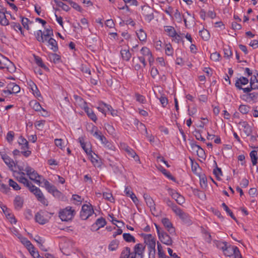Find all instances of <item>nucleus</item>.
<instances>
[{"label": "nucleus", "instance_id": "4c0bfd02", "mask_svg": "<svg viewBox=\"0 0 258 258\" xmlns=\"http://www.w3.org/2000/svg\"><path fill=\"white\" fill-rule=\"evenodd\" d=\"M119 241L117 240H113L108 245V249L110 251H115L117 249Z\"/></svg>", "mask_w": 258, "mask_h": 258}, {"label": "nucleus", "instance_id": "aec40b11", "mask_svg": "<svg viewBox=\"0 0 258 258\" xmlns=\"http://www.w3.org/2000/svg\"><path fill=\"white\" fill-rule=\"evenodd\" d=\"M119 258H135L129 247H125L121 252Z\"/></svg>", "mask_w": 258, "mask_h": 258}, {"label": "nucleus", "instance_id": "423d86ee", "mask_svg": "<svg viewBox=\"0 0 258 258\" xmlns=\"http://www.w3.org/2000/svg\"><path fill=\"white\" fill-rule=\"evenodd\" d=\"M175 214L180 218L184 224L187 225H190L192 224V221L189 215L184 212L180 208L176 210Z\"/></svg>", "mask_w": 258, "mask_h": 258}, {"label": "nucleus", "instance_id": "7ed1b4c3", "mask_svg": "<svg viewBox=\"0 0 258 258\" xmlns=\"http://www.w3.org/2000/svg\"><path fill=\"white\" fill-rule=\"evenodd\" d=\"M29 190L33 193L37 198V200L45 206L48 205V201L45 198L41 190L37 187L32 185L29 187Z\"/></svg>", "mask_w": 258, "mask_h": 258}, {"label": "nucleus", "instance_id": "1a4fd4ad", "mask_svg": "<svg viewBox=\"0 0 258 258\" xmlns=\"http://www.w3.org/2000/svg\"><path fill=\"white\" fill-rule=\"evenodd\" d=\"M161 221L163 225L170 235H175V228L168 218H164L162 219Z\"/></svg>", "mask_w": 258, "mask_h": 258}, {"label": "nucleus", "instance_id": "c85d7f7f", "mask_svg": "<svg viewBox=\"0 0 258 258\" xmlns=\"http://www.w3.org/2000/svg\"><path fill=\"white\" fill-rule=\"evenodd\" d=\"M34 58H35V61L36 63L40 67L42 68V69H44L45 70L48 71L49 69L45 65V64L43 62L42 59L41 57L34 55Z\"/></svg>", "mask_w": 258, "mask_h": 258}, {"label": "nucleus", "instance_id": "393cba45", "mask_svg": "<svg viewBox=\"0 0 258 258\" xmlns=\"http://www.w3.org/2000/svg\"><path fill=\"white\" fill-rule=\"evenodd\" d=\"M18 143L22 145L21 149L23 150L29 149L28 142L22 136H20L18 140Z\"/></svg>", "mask_w": 258, "mask_h": 258}, {"label": "nucleus", "instance_id": "49530a36", "mask_svg": "<svg viewBox=\"0 0 258 258\" xmlns=\"http://www.w3.org/2000/svg\"><path fill=\"white\" fill-rule=\"evenodd\" d=\"M21 19V23L22 25L23 26L24 28H26L27 30H29V27L28 25V23L30 22V23H32V22L30 21L29 19H28L27 18L21 16L20 17Z\"/></svg>", "mask_w": 258, "mask_h": 258}, {"label": "nucleus", "instance_id": "20e7f679", "mask_svg": "<svg viewBox=\"0 0 258 258\" xmlns=\"http://www.w3.org/2000/svg\"><path fill=\"white\" fill-rule=\"evenodd\" d=\"M25 171L31 180L40 185L41 183L40 179L42 176L39 175L33 168L30 166H27L25 169Z\"/></svg>", "mask_w": 258, "mask_h": 258}, {"label": "nucleus", "instance_id": "13d9d810", "mask_svg": "<svg viewBox=\"0 0 258 258\" xmlns=\"http://www.w3.org/2000/svg\"><path fill=\"white\" fill-rule=\"evenodd\" d=\"M43 33L41 30H38L36 34V38L40 42H43Z\"/></svg>", "mask_w": 258, "mask_h": 258}, {"label": "nucleus", "instance_id": "5701e85b", "mask_svg": "<svg viewBox=\"0 0 258 258\" xmlns=\"http://www.w3.org/2000/svg\"><path fill=\"white\" fill-rule=\"evenodd\" d=\"M163 202L165 203L167 206L170 207L174 213L175 212L176 210L179 208L178 207L176 206V205L174 202L171 201L168 198H164Z\"/></svg>", "mask_w": 258, "mask_h": 258}, {"label": "nucleus", "instance_id": "680f3d73", "mask_svg": "<svg viewBox=\"0 0 258 258\" xmlns=\"http://www.w3.org/2000/svg\"><path fill=\"white\" fill-rule=\"evenodd\" d=\"M136 100L140 103H145L146 100L144 96L138 93L136 94Z\"/></svg>", "mask_w": 258, "mask_h": 258}, {"label": "nucleus", "instance_id": "4468645a", "mask_svg": "<svg viewBox=\"0 0 258 258\" xmlns=\"http://www.w3.org/2000/svg\"><path fill=\"white\" fill-rule=\"evenodd\" d=\"M143 197L146 201L147 205L150 208L151 211H155V204L153 199L147 194H144Z\"/></svg>", "mask_w": 258, "mask_h": 258}, {"label": "nucleus", "instance_id": "603ef678", "mask_svg": "<svg viewBox=\"0 0 258 258\" xmlns=\"http://www.w3.org/2000/svg\"><path fill=\"white\" fill-rule=\"evenodd\" d=\"M215 243L216 245V246L222 250V251L224 250V249L225 248L226 245L228 244V243L226 242H223L221 241H215Z\"/></svg>", "mask_w": 258, "mask_h": 258}, {"label": "nucleus", "instance_id": "69168bd1", "mask_svg": "<svg viewBox=\"0 0 258 258\" xmlns=\"http://www.w3.org/2000/svg\"><path fill=\"white\" fill-rule=\"evenodd\" d=\"M149 249V258H155L156 249L155 247L150 248Z\"/></svg>", "mask_w": 258, "mask_h": 258}, {"label": "nucleus", "instance_id": "a878e982", "mask_svg": "<svg viewBox=\"0 0 258 258\" xmlns=\"http://www.w3.org/2000/svg\"><path fill=\"white\" fill-rule=\"evenodd\" d=\"M30 105L32 106V108L34 109L36 111H40L41 110L43 111L44 112H46V114L47 112L46 111L43 109L40 103L36 101H32L30 102Z\"/></svg>", "mask_w": 258, "mask_h": 258}, {"label": "nucleus", "instance_id": "09e8293b", "mask_svg": "<svg viewBox=\"0 0 258 258\" xmlns=\"http://www.w3.org/2000/svg\"><path fill=\"white\" fill-rule=\"evenodd\" d=\"M137 35L140 41H145L147 38L146 33L141 29L139 32H137Z\"/></svg>", "mask_w": 258, "mask_h": 258}, {"label": "nucleus", "instance_id": "ddd939ff", "mask_svg": "<svg viewBox=\"0 0 258 258\" xmlns=\"http://www.w3.org/2000/svg\"><path fill=\"white\" fill-rule=\"evenodd\" d=\"M145 245H144L142 243H138L136 244L134 247V251L132 254L135 258H136L137 255H141L142 253H144L145 251Z\"/></svg>", "mask_w": 258, "mask_h": 258}, {"label": "nucleus", "instance_id": "f03ea898", "mask_svg": "<svg viewBox=\"0 0 258 258\" xmlns=\"http://www.w3.org/2000/svg\"><path fill=\"white\" fill-rule=\"evenodd\" d=\"M75 213V211L73 210L71 207L68 206L60 210L59 217L62 221H68L73 219Z\"/></svg>", "mask_w": 258, "mask_h": 258}, {"label": "nucleus", "instance_id": "6ab92c4d", "mask_svg": "<svg viewBox=\"0 0 258 258\" xmlns=\"http://www.w3.org/2000/svg\"><path fill=\"white\" fill-rule=\"evenodd\" d=\"M2 158L5 163L8 166L9 168L12 171H13V167L15 166V164L13 160H12L9 156L7 154L2 155Z\"/></svg>", "mask_w": 258, "mask_h": 258}, {"label": "nucleus", "instance_id": "8fccbe9b", "mask_svg": "<svg viewBox=\"0 0 258 258\" xmlns=\"http://www.w3.org/2000/svg\"><path fill=\"white\" fill-rule=\"evenodd\" d=\"M11 27L13 28L15 30L17 31V29L20 31L21 33L23 35V31H22V27L21 26L20 24L19 23H16V22H11L10 23Z\"/></svg>", "mask_w": 258, "mask_h": 258}, {"label": "nucleus", "instance_id": "a18cd8bd", "mask_svg": "<svg viewBox=\"0 0 258 258\" xmlns=\"http://www.w3.org/2000/svg\"><path fill=\"white\" fill-rule=\"evenodd\" d=\"M165 51L166 55L172 56L173 54V49L170 44H166L165 47Z\"/></svg>", "mask_w": 258, "mask_h": 258}, {"label": "nucleus", "instance_id": "2f4dec72", "mask_svg": "<svg viewBox=\"0 0 258 258\" xmlns=\"http://www.w3.org/2000/svg\"><path fill=\"white\" fill-rule=\"evenodd\" d=\"M106 224L105 219L102 217L99 218L96 221V222L92 226L96 225L97 227V229L104 227Z\"/></svg>", "mask_w": 258, "mask_h": 258}, {"label": "nucleus", "instance_id": "0e129e2a", "mask_svg": "<svg viewBox=\"0 0 258 258\" xmlns=\"http://www.w3.org/2000/svg\"><path fill=\"white\" fill-rule=\"evenodd\" d=\"M18 237L21 240V242L25 246L28 245L30 242L27 239V238L23 237L21 234H18Z\"/></svg>", "mask_w": 258, "mask_h": 258}, {"label": "nucleus", "instance_id": "9d476101", "mask_svg": "<svg viewBox=\"0 0 258 258\" xmlns=\"http://www.w3.org/2000/svg\"><path fill=\"white\" fill-rule=\"evenodd\" d=\"M142 10L143 11V15L145 17L146 21L149 22L154 19L153 10L150 7H143Z\"/></svg>", "mask_w": 258, "mask_h": 258}, {"label": "nucleus", "instance_id": "b1692460", "mask_svg": "<svg viewBox=\"0 0 258 258\" xmlns=\"http://www.w3.org/2000/svg\"><path fill=\"white\" fill-rule=\"evenodd\" d=\"M14 205L17 210L21 209L23 205V199L19 196H16L14 200Z\"/></svg>", "mask_w": 258, "mask_h": 258}, {"label": "nucleus", "instance_id": "6e6d98bb", "mask_svg": "<svg viewBox=\"0 0 258 258\" xmlns=\"http://www.w3.org/2000/svg\"><path fill=\"white\" fill-rule=\"evenodd\" d=\"M224 57L227 58H229L230 56L232 55V51L230 48V47H225L224 48Z\"/></svg>", "mask_w": 258, "mask_h": 258}, {"label": "nucleus", "instance_id": "f257e3e1", "mask_svg": "<svg viewBox=\"0 0 258 258\" xmlns=\"http://www.w3.org/2000/svg\"><path fill=\"white\" fill-rule=\"evenodd\" d=\"M223 252L225 256L230 258H242L238 248L236 246L227 244Z\"/></svg>", "mask_w": 258, "mask_h": 258}, {"label": "nucleus", "instance_id": "e2e57ef3", "mask_svg": "<svg viewBox=\"0 0 258 258\" xmlns=\"http://www.w3.org/2000/svg\"><path fill=\"white\" fill-rule=\"evenodd\" d=\"M103 197L105 199L110 202H112V200H114L112 194L109 192H104L103 194Z\"/></svg>", "mask_w": 258, "mask_h": 258}, {"label": "nucleus", "instance_id": "37998d69", "mask_svg": "<svg viewBox=\"0 0 258 258\" xmlns=\"http://www.w3.org/2000/svg\"><path fill=\"white\" fill-rule=\"evenodd\" d=\"M0 24L3 26H7L9 24L8 20L6 18L5 14L0 11Z\"/></svg>", "mask_w": 258, "mask_h": 258}, {"label": "nucleus", "instance_id": "2eb2a0df", "mask_svg": "<svg viewBox=\"0 0 258 258\" xmlns=\"http://www.w3.org/2000/svg\"><path fill=\"white\" fill-rule=\"evenodd\" d=\"M131 187L129 186H126L125 187L124 189V193L125 195L127 197H129L131 198V199L132 200L133 202L136 204L138 205L139 201L135 194L131 190Z\"/></svg>", "mask_w": 258, "mask_h": 258}, {"label": "nucleus", "instance_id": "473e14b6", "mask_svg": "<svg viewBox=\"0 0 258 258\" xmlns=\"http://www.w3.org/2000/svg\"><path fill=\"white\" fill-rule=\"evenodd\" d=\"M125 151L131 157L134 158L135 160L139 159V157L137 155L135 151L128 146H127L125 148Z\"/></svg>", "mask_w": 258, "mask_h": 258}, {"label": "nucleus", "instance_id": "5fc2aeb1", "mask_svg": "<svg viewBox=\"0 0 258 258\" xmlns=\"http://www.w3.org/2000/svg\"><path fill=\"white\" fill-rule=\"evenodd\" d=\"M197 140H200V141H201L203 142H205L206 140L205 139V138H204L202 135H201V132L199 130H196L195 131V134H194Z\"/></svg>", "mask_w": 258, "mask_h": 258}, {"label": "nucleus", "instance_id": "6e6552de", "mask_svg": "<svg viewBox=\"0 0 258 258\" xmlns=\"http://www.w3.org/2000/svg\"><path fill=\"white\" fill-rule=\"evenodd\" d=\"M140 52L142 54L141 56H143L144 58H147L149 61L150 65L151 66L154 61V59L150 50L148 47L145 46L142 47Z\"/></svg>", "mask_w": 258, "mask_h": 258}, {"label": "nucleus", "instance_id": "864d4df0", "mask_svg": "<svg viewBox=\"0 0 258 258\" xmlns=\"http://www.w3.org/2000/svg\"><path fill=\"white\" fill-rule=\"evenodd\" d=\"M9 185L11 187H12L14 190H18L21 189L20 186L18 185V184L14 181L13 179H9Z\"/></svg>", "mask_w": 258, "mask_h": 258}, {"label": "nucleus", "instance_id": "052dcab7", "mask_svg": "<svg viewBox=\"0 0 258 258\" xmlns=\"http://www.w3.org/2000/svg\"><path fill=\"white\" fill-rule=\"evenodd\" d=\"M14 138V133L13 131H9L7 135V140L9 143L12 142Z\"/></svg>", "mask_w": 258, "mask_h": 258}, {"label": "nucleus", "instance_id": "4be33fe9", "mask_svg": "<svg viewBox=\"0 0 258 258\" xmlns=\"http://www.w3.org/2000/svg\"><path fill=\"white\" fill-rule=\"evenodd\" d=\"M84 110L87 113L88 116L93 121L96 122L97 120V117L92 109L90 108L89 107L86 106L84 107Z\"/></svg>", "mask_w": 258, "mask_h": 258}, {"label": "nucleus", "instance_id": "bb28decb", "mask_svg": "<svg viewBox=\"0 0 258 258\" xmlns=\"http://www.w3.org/2000/svg\"><path fill=\"white\" fill-rule=\"evenodd\" d=\"M120 54L122 59L125 61H129L132 54L128 49H121L120 50Z\"/></svg>", "mask_w": 258, "mask_h": 258}, {"label": "nucleus", "instance_id": "f704fd0d", "mask_svg": "<svg viewBox=\"0 0 258 258\" xmlns=\"http://www.w3.org/2000/svg\"><path fill=\"white\" fill-rule=\"evenodd\" d=\"M49 57L50 61L54 63H57L60 61V56L56 53H50L49 54Z\"/></svg>", "mask_w": 258, "mask_h": 258}, {"label": "nucleus", "instance_id": "dca6fc26", "mask_svg": "<svg viewBox=\"0 0 258 258\" xmlns=\"http://www.w3.org/2000/svg\"><path fill=\"white\" fill-rule=\"evenodd\" d=\"M79 142L82 149L87 155H90L92 152L91 149V145L89 143H85L83 138H79Z\"/></svg>", "mask_w": 258, "mask_h": 258}, {"label": "nucleus", "instance_id": "774afa93", "mask_svg": "<svg viewBox=\"0 0 258 258\" xmlns=\"http://www.w3.org/2000/svg\"><path fill=\"white\" fill-rule=\"evenodd\" d=\"M160 101L163 107H165L168 104V99L166 97L161 96L160 98Z\"/></svg>", "mask_w": 258, "mask_h": 258}, {"label": "nucleus", "instance_id": "e433bc0d", "mask_svg": "<svg viewBox=\"0 0 258 258\" xmlns=\"http://www.w3.org/2000/svg\"><path fill=\"white\" fill-rule=\"evenodd\" d=\"M199 33L202 39L205 41L208 40L210 38V33L206 29H204L203 30L200 31Z\"/></svg>", "mask_w": 258, "mask_h": 258}, {"label": "nucleus", "instance_id": "412c9836", "mask_svg": "<svg viewBox=\"0 0 258 258\" xmlns=\"http://www.w3.org/2000/svg\"><path fill=\"white\" fill-rule=\"evenodd\" d=\"M243 97L245 98V100L247 102H255L258 98V93H249L246 95H243Z\"/></svg>", "mask_w": 258, "mask_h": 258}, {"label": "nucleus", "instance_id": "9b49d317", "mask_svg": "<svg viewBox=\"0 0 258 258\" xmlns=\"http://www.w3.org/2000/svg\"><path fill=\"white\" fill-rule=\"evenodd\" d=\"M144 242L148 245V248L155 247L156 239L151 234H145L144 237Z\"/></svg>", "mask_w": 258, "mask_h": 258}, {"label": "nucleus", "instance_id": "a19ab883", "mask_svg": "<svg viewBox=\"0 0 258 258\" xmlns=\"http://www.w3.org/2000/svg\"><path fill=\"white\" fill-rule=\"evenodd\" d=\"M214 163L216 165V168L213 170V173L217 179L219 180L220 179V176L222 175V172L221 169L217 166V163L215 161H214Z\"/></svg>", "mask_w": 258, "mask_h": 258}, {"label": "nucleus", "instance_id": "0eeeda50", "mask_svg": "<svg viewBox=\"0 0 258 258\" xmlns=\"http://www.w3.org/2000/svg\"><path fill=\"white\" fill-rule=\"evenodd\" d=\"M48 212L41 210L37 212L35 216V220L41 225H44L48 222V219L46 218Z\"/></svg>", "mask_w": 258, "mask_h": 258}, {"label": "nucleus", "instance_id": "39448f33", "mask_svg": "<svg viewBox=\"0 0 258 258\" xmlns=\"http://www.w3.org/2000/svg\"><path fill=\"white\" fill-rule=\"evenodd\" d=\"M94 212L93 207L91 204L89 205L85 204L82 207L80 212V218L82 220H85L91 216Z\"/></svg>", "mask_w": 258, "mask_h": 258}, {"label": "nucleus", "instance_id": "c756f323", "mask_svg": "<svg viewBox=\"0 0 258 258\" xmlns=\"http://www.w3.org/2000/svg\"><path fill=\"white\" fill-rule=\"evenodd\" d=\"M242 127L243 128V132L245 135L249 136L252 132V130L249 124L246 121L242 123Z\"/></svg>", "mask_w": 258, "mask_h": 258}, {"label": "nucleus", "instance_id": "3c124183", "mask_svg": "<svg viewBox=\"0 0 258 258\" xmlns=\"http://www.w3.org/2000/svg\"><path fill=\"white\" fill-rule=\"evenodd\" d=\"M250 109V107L246 105H240L239 107V111L243 114H247Z\"/></svg>", "mask_w": 258, "mask_h": 258}, {"label": "nucleus", "instance_id": "c9c22d12", "mask_svg": "<svg viewBox=\"0 0 258 258\" xmlns=\"http://www.w3.org/2000/svg\"><path fill=\"white\" fill-rule=\"evenodd\" d=\"M48 43L49 45L51 46V49L53 52H56L58 51V47L57 46V43L54 39L50 38V39H49V42Z\"/></svg>", "mask_w": 258, "mask_h": 258}, {"label": "nucleus", "instance_id": "72a5a7b5", "mask_svg": "<svg viewBox=\"0 0 258 258\" xmlns=\"http://www.w3.org/2000/svg\"><path fill=\"white\" fill-rule=\"evenodd\" d=\"M94 137L99 139L102 144H107L108 142L105 136L102 135L101 132H95L94 134Z\"/></svg>", "mask_w": 258, "mask_h": 258}, {"label": "nucleus", "instance_id": "58836bf2", "mask_svg": "<svg viewBox=\"0 0 258 258\" xmlns=\"http://www.w3.org/2000/svg\"><path fill=\"white\" fill-rule=\"evenodd\" d=\"M251 162L253 165H255L257 163V151L252 150L249 154Z\"/></svg>", "mask_w": 258, "mask_h": 258}, {"label": "nucleus", "instance_id": "de8ad7c7", "mask_svg": "<svg viewBox=\"0 0 258 258\" xmlns=\"http://www.w3.org/2000/svg\"><path fill=\"white\" fill-rule=\"evenodd\" d=\"M158 255L159 258H166V256L163 250L161 244L157 242Z\"/></svg>", "mask_w": 258, "mask_h": 258}, {"label": "nucleus", "instance_id": "cd10ccee", "mask_svg": "<svg viewBox=\"0 0 258 258\" xmlns=\"http://www.w3.org/2000/svg\"><path fill=\"white\" fill-rule=\"evenodd\" d=\"M44 184L45 185V187L47 189L48 192L51 194H52V193L54 191V190H55L56 189H57L54 185L51 184L48 180H45L44 179Z\"/></svg>", "mask_w": 258, "mask_h": 258}, {"label": "nucleus", "instance_id": "f8f14e48", "mask_svg": "<svg viewBox=\"0 0 258 258\" xmlns=\"http://www.w3.org/2000/svg\"><path fill=\"white\" fill-rule=\"evenodd\" d=\"M158 237L161 242L167 245H171L172 244V240L171 236L165 232H162Z\"/></svg>", "mask_w": 258, "mask_h": 258}, {"label": "nucleus", "instance_id": "a211bd4d", "mask_svg": "<svg viewBox=\"0 0 258 258\" xmlns=\"http://www.w3.org/2000/svg\"><path fill=\"white\" fill-rule=\"evenodd\" d=\"M248 79L244 77H241L236 81L235 85L238 89H242V85H245L248 83Z\"/></svg>", "mask_w": 258, "mask_h": 258}, {"label": "nucleus", "instance_id": "338daca9", "mask_svg": "<svg viewBox=\"0 0 258 258\" xmlns=\"http://www.w3.org/2000/svg\"><path fill=\"white\" fill-rule=\"evenodd\" d=\"M70 5L74 9L76 10L77 11H78L79 12H82V9L81 8V7L76 3L72 1L71 2V3L70 4Z\"/></svg>", "mask_w": 258, "mask_h": 258}, {"label": "nucleus", "instance_id": "c03bdc74", "mask_svg": "<svg viewBox=\"0 0 258 258\" xmlns=\"http://www.w3.org/2000/svg\"><path fill=\"white\" fill-rule=\"evenodd\" d=\"M54 2L58 7L61 8L63 10L68 12L70 10V8L61 1L54 0Z\"/></svg>", "mask_w": 258, "mask_h": 258}, {"label": "nucleus", "instance_id": "7c9ffc66", "mask_svg": "<svg viewBox=\"0 0 258 258\" xmlns=\"http://www.w3.org/2000/svg\"><path fill=\"white\" fill-rule=\"evenodd\" d=\"M164 30L167 33V35L170 37H174L176 34V32L174 27L172 26H165Z\"/></svg>", "mask_w": 258, "mask_h": 258}, {"label": "nucleus", "instance_id": "f3484780", "mask_svg": "<svg viewBox=\"0 0 258 258\" xmlns=\"http://www.w3.org/2000/svg\"><path fill=\"white\" fill-rule=\"evenodd\" d=\"M13 175L19 182L23 183L24 185L27 187L28 188L30 187V186L32 185V183L25 177H22V176H19L18 175L15 174H13Z\"/></svg>", "mask_w": 258, "mask_h": 258}, {"label": "nucleus", "instance_id": "79ce46f5", "mask_svg": "<svg viewBox=\"0 0 258 258\" xmlns=\"http://www.w3.org/2000/svg\"><path fill=\"white\" fill-rule=\"evenodd\" d=\"M123 239L127 242H136L135 238L130 233L123 234Z\"/></svg>", "mask_w": 258, "mask_h": 258}, {"label": "nucleus", "instance_id": "ea45409f", "mask_svg": "<svg viewBox=\"0 0 258 258\" xmlns=\"http://www.w3.org/2000/svg\"><path fill=\"white\" fill-rule=\"evenodd\" d=\"M222 207L223 208L224 210L230 216V217L232 219H233L236 222H237V219L233 215L232 212L230 210V209L228 208V207L226 205V204L225 203H222Z\"/></svg>", "mask_w": 258, "mask_h": 258}, {"label": "nucleus", "instance_id": "4d7b16f0", "mask_svg": "<svg viewBox=\"0 0 258 258\" xmlns=\"http://www.w3.org/2000/svg\"><path fill=\"white\" fill-rule=\"evenodd\" d=\"M106 103L104 102H101L99 104V106L97 107L98 110L104 114L106 115V109L105 107Z\"/></svg>", "mask_w": 258, "mask_h": 258}, {"label": "nucleus", "instance_id": "bf43d9fd", "mask_svg": "<svg viewBox=\"0 0 258 258\" xmlns=\"http://www.w3.org/2000/svg\"><path fill=\"white\" fill-rule=\"evenodd\" d=\"M162 173L165 175L167 177H168L169 179L172 180V181H175V177H174L171 174V173L168 171L167 170H166L165 169H163L162 170Z\"/></svg>", "mask_w": 258, "mask_h": 258}]
</instances>
